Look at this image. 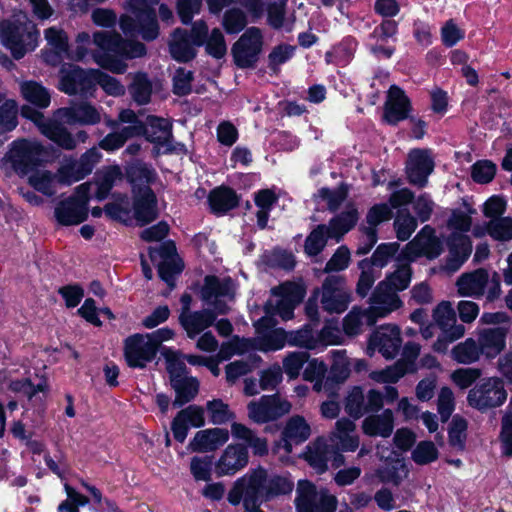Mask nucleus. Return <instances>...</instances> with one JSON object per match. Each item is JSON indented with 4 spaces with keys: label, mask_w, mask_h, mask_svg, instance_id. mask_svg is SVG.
<instances>
[{
    "label": "nucleus",
    "mask_w": 512,
    "mask_h": 512,
    "mask_svg": "<svg viewBox=\"0 0 512 512\" xmlns=\"http://www.w3.org/2000/svg\"><path fill=\"white\" fill-rule=\"evenodd\" d=\"M417 225V219L409 211H400L394 220L397 238L401 241L408 240L416 230Z\"/></svg>",
    "instance_id": "338daca9"
},
{
    "label": "nucleus",
    "mask_w": 512,
    "mask_h": 512,
    "mask_svg": "<svg viewBox=\"0 0 512 512\" xmlns=\"http://www.w3.org/2000/svg\"><path fill=\"white\" fill-rule=\"evenodd\" d=\"M434 159L429 149H412L407 156L405 172L408 182L418 188L428 183V177L434 170Z\"/></svg>",
    "instance_id": "412c9836"
},
{
    "label": "nucleus",
    "mask_w": 512,
    "mask_h": 512,
    "mask_svg": "<svg viewBox=\"0 0 512 512\" xmlns=\"http://www.w3.org/2000/svg\"><path fill=\"white\" fill-rule=\"evenodd\" d=\"M383 110V120L390 125H396L409 117L411 103L400 87L392 85L387 92Z\"/></svg>",
    "instance_id": "b1692460"
},
{
    "label": "nucleus",
    "mask_w": 512,
    "mask_h": 512,
    "mask_svg": "<svg viewBox=\"0 0 512 512\" xmlns=\"http://www.w3.org/2000/svg\"><path fill=\"white\" fill-rule=\"evenodd\" d=\"M433 319L442 331H448L451 340H458L465 334V327L457 323L451 302L442 301L433 310Z\"/></svg>",
    "instance_id": "72a5a7b5"
},
{
    "label": "nucleus",
    "mask_w": 512,
    "mask_h": 512,
    "mask_svg": "<svg viewBox=\"0 0 512 512\" xmlns=\"http://www.w3.org/2000/svg\"><path fill=\"white\" fill-rule=\"evenodd\" d=\"M311 433V426L303 416L294 415L290 417L282 430L285 449L290 452L292 445L304 443L309 439Z\"/></svg>",
    "instance_id": "f704fd0d"
},
{
    "label": "nucleus",
    "mask_w": 512,
    "mask_h": 512,
    "mask_svg": "<svg viewBox=\"0 0 512 512\" xmlns=\"http://www.w3.org/2000/svg\"><path fill=\"white\" fill-rule=\"evenodd\" d=\"M306 290L302 283L284 282L271 289V298L265 304L267 315H278L287 321L293 318L294 309L301 303Z\"/></svg>",
    "instance_id": "0eeeda50"
},
{
    "label": "nucleus",
    "mask_w": 512,
    "mask_h": 512,
    "mask_svg": "<svg viewBox=\"0 0 512 512\" xmlns=\"http://www.w3.org/2000/svg\"><path fill=\"white\" fill-rule=\"evenodd\" d=\"M126 175L129 182L132 184L133 193L136 194L140 188L149 186L155 173L146 164L135 162L127 168Z\"/></svg>",
    "instance_id": "13d9d810"
},
{
    "label": "nucleus",
    "mask_w": 512,
    "mask_h": 512,
    "mask_svg": "<svg viewBox=\"0 0 512 512\" xmlns=\"http://www.w3.org/2000/svg\"><path fill=\"white\" fill-rule=\"evenodd\" d=\"M157 354L148 336L134 334L125 340L124 355L127 364L132 368H144Z\"/></svg>",
    "instance_id": "5701e85b"
},
{
    "label": "nucleus",
    "mask_w": 512,
    "mask_h": 512,
    "mask_svg": "<svg viewBox=\"0 0 512 512\" xmlns=\"http://www.w3.org/2000/svg\"><path fill=\"white\" fill-rule=\"evenodd\" d=\"M482 355L478 343L473 338H467L458 343L451 350L453 360L460 364H471L477 362Z\"/></svg>",
    "instance_id": "4d7b16f0"
},
{
    "label": "nucleus",
    "mask_w": 512,
    "mask_h": 512,
    "mask_svg": "<svg viewBox=\"0 0 512 512\" xmlns=\"http://www.w3.org/2000/svg\"><path fill=\"white\" fill-rule=\"evenodd\" d=\"M101 157V153L94 147L87 150L78 159L73 157L63 158L56 171L60 185L69 186L84 179L92 172Z\"/></svg>",
    "instance_id": "ddd939ff"
},
{
    "label": "nucleus",
    "mask_w": 512,
    "mask_h": 512,
    "mask_svg": "<svg viewBox=\"0 0 512 512\" xmlns=\"http://www.w3.org/2000/svg\"><path fill=\"white\" fill-rule=\"evenodd\" d=\"M268 24L276 29H283L286 32H291L294 27V19H286V10L284 5L277 3L270 4L267 11Z\"/></svg>",
    "instance_id": "e2e57ef3"
},
{
    "label": "nucleus",
    "mask_w": 512,
    "mask_h": 512,
    "mask_svg": "<svg viewBox=\"0 0 512 512\" xmlns=\"http://www.w3.org/2000/svg\"><path fill=\"white\" fill-rule=\"evenodd\" d=\"M332 365L326 382L341 384L350 376L352 361L348 358L346 350L331 351Z\"/></svg>",
    "instance_id": "de8ad7c7"
},
{
    "label": "nucleus",
    "mask_w": 512,
    "mask_h": 512,
    "mask_svg": "<svg viewBox=\"0 0 512 512\" xmlns=\"http://www.w3.org/2000/svg\"><path fill=\"white\" fill-rule=\"evenodd\" d=\"M387 283L379 282L369 299L370 322H377L402 306L397 292L388 287Z\"/></svg>",
    "instance_id": "4be33fe9"
},
{
    "label": "nucleus",
    "mask_w": 512,
    "mask_h": 512,
    "mask_svg": "<svg viewBox=\"0 0 512 512\" xmlns=\"http://www.w3.org/2000/svg\"><path fill=\"white\" fill-rule=\"evenodd\" d=\"M338 500L326 488H317L308 480H300L297 484L295 507L296 512H335Z\"/></svg>",
    "instance_id": "1a4fd4ad"
},
{
    "label": "nucleus",
    "mask_w": 512,
    "mask_h": 512,
    "mask_svg": "<svg viewBox=\"0 0 512 512\" xmlns=\"http://www.w3.org/2000/svg\"><path fill=\"white\" fill-rule=\"evenodd\" d=\"M456 287L460 296L480 298L486 295L488 302L497 300L502 292L499 275L494 272L490 277L489 272L484 268L463 273L458 277Z\"/></svg>",
    "instance_id": "39448f33"
},
{
    "label": "nucleus",
    "mask_w": 512,
    "mask_h": 512,
    "mask_svg": "<svg viewBox=\"0 0 512 512\" xmlns=\"http://www.w3.org/2000/svg\"><path fill=\"white\" fill-rule=\"evenodd\" d=\"M229 440V431L224 428H209L195 433L188 448L192 452H214Z\"/></svg>",
    "instance_id": "cd10ccee"
},
{
    "label": "nucleus",
    "mask_w": 512,
    "mask_h": 512,
    "mask_svg": "<svg viewBox=\"0 0 512 512\" xmlns=\"http://www.w3.org/2000/svg\"><path fill=\"white\" fill-rule=\"evenodd\" d=\"M291 409V403L278 395L262 396L247 405L249 419L257 424L275 421L288 414Z\"/></svg>",
    "instance_id": "f3484780"
},
{
    "label": "nucleus",
    "mask_w": 512,
    "mask_h": 512,
    "mask_svg": "<svg viewBox=\"0 0 512 512\" xmlns=\"http://www.w3.org/2000/svg\"><path fill=\"white\" fill-rule=\"evenodd\" d=\"M133 100L139 105L147 104L152 94V84L145 73H137L129 87Z\"/></svg>",
    "instance_id": "052dcab7"
},
{
    "label": "nucleus",
    "mask_w": 512,
    "mask_h": 512,
    "mask_svg": "<svg viewBox=\"0 0 512 512\" xmlns=\"http://www.w3.org/2000/svg\"><path fill=\"white\" fill-rule=\"evenodd\" d=\"M382 407L383 397L380 391L371 389L365 394L359 386L352 387L344 400L346 413L354 419H359L369 412H377Z\"/></svg>",
    "instance_id": "a211bd4d"
},
{
    "label": "nucleus",
    "mask_w": 512,
    "mask_h": 512,
    "mask_svg": "<svg viewBox=\"0 0 512 512\" xmlns=\"http://www.w3.org/2000/svg\"><path fill=\"white\" fill-rule=\"evenodd\" d=\"M159 0H128L127 9L131 15H122L120 28L127 35L140 34L144 40L150 41L159 34L156 13L153 8Z\"/></svg>",
    "instance_id": "20e7f679"
},
{
    "label": "nucleus",
    "mask_w": 512,
    "mask_h": 512,
    "mask_svg": "<svg viewBox=\"0 0 512 512\" xmlns=\"http://www.w3.org/2000/svg\"><path fill=\"white\" fill-rule=\"evenodd\" d=\"M394 429V416L390 409L366 417L362 422L363 433L371 437H389Z\"/></svg>",
    "instance_id": "4c0bfd02"
},
{
    "label": "nucleus",
    "mask_w": 512,
    "mask_h": 512,
    "mask_svg": "<svg viewBox=\"0 0 512 512\" xmlns=\"http://www.w3.org/2000/svg\"><path fill=\"white\" fill-rule=\"evenodd\" d=\"M44 37L47 44L54 51L53 59L46 56L45 60L51 64H56L62 54L68 53L69 38L67 33L59 27H49L44 31Z\"/></svg>",
    "instance_id": "603ef678"
},
{
    "label": "nucleus",
    "mask_w": 512,
    "mask_h": 512,
    "mask_svg": "<svg viewBox=\"0 0 512 512\" xmlns=\"http://www.w3.org/2000/svg\"><path fill=\"white\" fill-rule=\"evenodd\" d=\"M248 460V450L244 445L229 444L216 461L215 472L219 477L234 475L247 466Z\"/></svg>",
    "instance_id": "393cba45"
},
{
    "label": "nucleus",
    "mask_w": 512,
    "mask_h": 512,
    "mask_svg": "<svg viewBox=\"0 0 512 512\" xmlns=\"http://www.w3.org/2000/svg\"><path fill=\"white\" fill-rule=\"evenodd\" d=\"M171 387L175 391L173 406L181 407L193 400L199 391V381L189 375L185 363L175 355L166 358Z\"/></svg>",
    "instance_id": "9d476101"
},
{
    "label": "nucleus",
    "mask_w": 512,
    "mask_h": 512,
    "mask_svg": "<svg viewBox=\"0 0 512 512\" xmlns=\"http://www.w3.org/2000/svg\"><path fill=\"white\" fill-rule=\"evenodd\" d=\"M507 328L494 327L479 330L477 343L482 355L494 358L500 354L506 346Z\"/></svg>",
    "instance_id": "c756f323"
},
{
    "label": "nucleus",
    "mask_w": 512,
    "mask_h": 512,
    "mask_svg": "<svg viewBox=\"0 0 512 512\" xmlns=\"http://www.w3.org/2000/svg\"><path fill=\"white\" fill-rule=\"evenodd\" d=\"M265 469L259 467L238 478L228 492L227 500L237 506L241 502L244 510L260 507L263 501V481Z\"/></svg>",
    "instance_id": "423d86ee"
},
{
    "label": "nucleus",
    "mask_w": 512,
    "mask_h": 512,
    "mask_svg": "<svg viewBox=\"0 0 512 512\" xmlns=\"http://www.w3.org/2000/svg\"><path fill=\"white\" fill-rule=\"evenodd\" d=\"M288 341V334L282 328H276L263 333L255 340V349L271 352L283 349Z\"/></svg>",
    "instance_id": "6e6d98bb"
},
{
    "label": "nucleus",
    "mask_w": 512,
    "mask_h": 512,
    "mask_svg": "<svg viewBox=\"0 0 512 512\" xmlns=\"http://www.w3.org/2000/svg\"><path fill=\"white\" fill-rule=\"evenodd\" d=\"M488 234L495 240L512 239V219L509 217L491 219L487 225Z\"/></svg>",
    "instance_id": "774afa93"
},
{
    "label": "nucleus",
    "mask_w": 512,
    "mask_h": 512,
    "mask_svg": "<svg viewBox=\"0 0 512 512\" xmlns=\"http://www.w3.org/2000/svg\"><path fill=\"white\" fill-rule=\"evenodd\" d=\"M370 345L387 359L394 358L401 346L400 330L395 325L380 327L371 337Z\"/></svg>",
    "instance_id": "c85d7f7f"
},
{
    "label": "nucleus",
    "mask_w": 512,
    "mask_h": 512,
    "mask_svg": "<svg viewBox=\"0 0 512 512\" xmlns=\"http://www.w3.org/2000/svg\"><path fill=\"white\" fill-rule=\"evenodd\" d=\"M331 453L332 446L325 439L318 438L307 446L305 459L318 473H323L328 468Z\"/></svg>",
    "instance_id": "79ce46f5"
},
{
    "label": "nucleus",
    "mask_w": 512,
    "mask_h": 512,
    "mask_svg": "<svg viewBox=\"0 0 512 512\" xmlns=\"http://www.w3.org/2000/svg\"><path fill=\"white\" fill-rule=\"evenodd\" d=\"M134 216L140 225L154 221L158 216L156 196L149 186L134 194Z\"/></svg>",
    "instance_id": "2f4dec72"
},
{
    "label": "nucleus",
    "mask_w": 512,
    "mask_h": 512,
    "mask_svg": "<svg viewBox=\"0 0 512 512\" xmlns=\"http://www.w3.org/2000/svg\"><path fill=\"white\" fill-rule=\"evenodd\" d=\"M358 221V211L353 203H348L345 211L333 217L326 225L329 231V237L337 242L350 231Z\"/></svg>",
    "instance_id": "58836bf2"
},
{
    "label": "nucleus",
    "mask_w": 512,
    "mask_h": 512,
    "mask_svg": "<svg viewBox=\"0 0 512 512\" xmlns=\"http://www.w3.org/2000/svg\"><path fill=\"white\" fill-rule=\"evenodd\" d=\"M235 293L236 286L230 277L219 278L214 275H207L200 289L201 299L212 306L218 314H226L229 311L225 300H234Z\"/></svg>",
    "instance_id": "9b49d317"
},
{
    "label": "nucleus",
    "mask_w": 512,
    "mask_h": 512,
    "mask_svg": "<svg viewBox=\"0 0 512 512\" xmlns=\"http://www.w3.org/2000/svg\"><path fill=\"white\" fill-rule=\"evenodd\" d=\"M133 132L135 127H123L119 131L109 133L99 142V147L105 151H115L133 137Z\"/></svg>",
    "instance_id": "0e129e2a"
},
{
    "label": "nucleus",
    "mask_w": 512,
    "mask_h": 512,
    "mask_svg": "<svg viewBox=\"0 0 512 512\" xmlns=\"http://www.w3.org/2000/svg\"><path fill=\"white\" fill-rule=\"evenodd\" d=\"M355 423L348 418L336 421L334 430L330 433L331 443L341 451H355L359 447V437L354 434Z\"/></svg>",
    "instance_id": "473e14b6"
},
{
    "label": "nucleus",
    "mask_w": 512,
    "mask_h": 512,
    "mask_svg": "<svg viewBox=\"0 0 512 512\" xmlns=\"http://www.w3.org/2000/svg\"><path fill=\"white\" fill-rule=\"evenodd\" d=\"M52 161L50 149L39 140L18 138L9 144L0 159V168L5 171L11 169L20 176H26L35 168Z\"/></svg>",
    "instance_id": "f03ea898"
},
{
    "label": "nucleus",
    "mask_w": 512,
    "mask_h": 512,
    "mask_svg": "<svg viewBox=\"0 0 512 512\" xmlns=\"http://www.w3.org/2000/svg\"><path fill=\"white\" fill-rule=\"evenodd\" d=\"M349 187L345 183H341L336 189L321 188L318 190L317 196L327 202V208L331 212L337 211L342 203L347 199Z\"/></svg>",
    "instance_id": "680f3d73"
},
{
    "label": "nucleus",
    "mask_w": 512,
    "mask_h": 512,
    "mask_svg": "<svg viewBox=\"0 0 512 512\" xmlns=\"http://www.w3.org/2000/svg\"><path fill=\"white\" fill-rule=\"evenodd\" d=\"M39 31L25 13L15 14L12 19L0 22V41L11 51L15 59H21L38 46Z\"/></svg>",
    "instance_id": "7ed1b4c3"
},
{
    "label": "nucleus",
    "mask_w": 512,
    "mask_h": 512,
    "mask_svg": "<svg viewBox=\"0 0 512 512\" xmlns=\"http://www.w3.org/2000/svg\"><path fill=\"white\" fill-rule=\"evenodd\" d=\"M231 435L234 439L245 443V447L252 449L253 454L263 456L268 453V443L265 438L259 437L252 429L238 422L231 424Z\"/></svg>",
    "instance_id": "a19ab883"
},
{
    "label": "nucleus",
    "mask_w": 512,
    "mask_h": 512,
    "mask_svg": "<svg viewBox=\"0 0 512 512\" xmlns=\"http://www.w3.org/2000/svg\"><path fill=\"white\" fill-rule=\"evenodd\" d=\"M263 47V35L259 28H248L233 44L232 55L240 68H249L257 62Z\"/></svg>",
    "instance_id": "dca6fc26"
},
{
    "label": "nucleus",
    "mask_w": 512,
    "mask_h": 512,
    "mask_svg": "<svg viewBox=\"0 0 512 512\" xmlns=\"http://www.w3.org/2000/svg\"><path fill=\"white\" fill-rule=\"evenodd\" d=\"M376 475L382 483L398 486L408 477L409 469L403 460L396 459L379 468Z\"/></svg>",
    "instance_id": "5fc2aeb1"
},
{
    "label": "nucleus",
    "mask_w": 512,
    "mask_h": 512,
    "mask_svg": "<svg viewBox=\"0 0 512 512\" xmlns=\"http://www.w3.org/2000/svg\"><path fill=\"white\" fill-rule=\"evenodd\" d=\"M149 256L157 264L159 277L170 287L174 286L175 276L181 273L183 264L176 255V246L173 242L162 243L159 247L149 248Z\"/></svg>",
    "instance_id": "6ab92c4d"
},
{
    "label": "nucleus",
    "mask_w": 512,
    "mask_h": 512,
    "mask_svg": "<svg viewBox=\"0 0 512 512\" xmlns=\"http://www.w3.org/2000/svg\"><path fill=\"white\" fill-rule=\"evenodd\" d=\"M22 116L31 120L38 128L40 133L65 150H73L76 148V142L73 135L63 125L52 119H47L43 113L24 106L22 108Z\"/></svg>",
    "instance_id": "4468645a"
},
{
    "label": "nucleus",
    "mask_w": 512,
    "mask_h": 512,
    "mask_svg": "<svg viewBox=\"0 0 512 512\" xmlns=\"http://www.w3.org/2000/svg\"><path fill=\"white\" fill-rule=\"evenodd\" d=\"M123 173L119 166H108L100 170L95 177V184L97 186L95 197L98 200L107 198L111 189L117 181L122 180Z\"/></svg>",
    "instance_id": "49530a36"
},
{
    "label": "nucleus",
    "mask_w": 512,
    "mask_h": 512,
    "mask_svg": "<svg viewBox=\"0 0 512 512\" xmlns=\"http://www.w3.org/2000/svg\"><path fill=\"white\" fill-rule=\"evenodd\" d=\"M443 251V243L430 225H425L418 234L406 245L404 255L410 261L425 256L435 259Z\"/></svg>",
    "instance_id": "aec40b11"
},
{
    "label": "nucleus",
    "mask_w": 512,
    "mask_h": 512,
    "mask_svg": "<svg viewBox=\"0 0 512 512\" xmlns=\"http://www.w3.org/2000/svg\"><path fill=\"white\" fill-rule=\"evenodd\" d=\"M171 123L164 118L156 116L148 117V127L144 126V132L148 141L157 144H167L172 137Z\"/></svg>",
    "instance_id": "09e8293b"
},
{
    "label": "nucleus",
    "mask_w": 512,
    "mask_h": 512,
    "mask_svg": "<svg viewBox=\"0 0 512 512\" xmlns=\"http://www.w3.org/2000/svg\"><path fill=\"white\" fill-rule=\"evenodd\" d=\"M55 217L62 225H77L86 220L87 206L84 201L69 198L58 204L55 208Z\"/></svg>",
    "instance_id": "e433bc0d"
},
{
    "label": "nucleus",
    "mask_w": 512,
    "mask_h": 512,
    "mask_svg": "<svg viewBox=\"0 0 512 512\" xmlns=\"http://www.w3.org/2000/svg\"><path fill=\"white\" fill-rule=\"evenodd\" d=\"M93 43L99 48V50L92 53L95 63L117 74L124 73L127 65L111 54L132 59L141 57L146 53L144 44L138 41L124 40L118 33L95 32L93 34Z\"/></svg>",
    "instance_id": "f257e3e1"
},
{
    "label": "nucleus",
    "mask_w": 512,
    "mask_h": 512,
    "mask_svg": "<svg viewBox=\"0 0 512 512\" xmlns=\"http://www.w3.org/2000/svg\"><path fill=\"white\" fill-rule=\"evenodd\" d=\"M261 357L257 354H250L246 359L236 360L226 365L225 374L227 382L233 384L240 377L247 375L261 364Z\"/></svg>",
    "instance_id": "864d4df0"
},
{
    "label": "nucleus",
    "mask_w": 512,
    "mask_h": 512,
    "mask_svg": "<svg viewBox=\"0 0 512 512\" xmlns=\"http://www.w3.org/2000/svg\"><path fill=\"white\" fill-rule=\"evenodd\" d=\"M194 46L186 30L176 29L172 35L169 50L175 60L188 62L196 56Z\"/></svg>",
    "instance_id": "37998d69"
},
{
    "label": "nucleus",
    "mask_w": 512,
    "mask_h": 512,
    "mask_svg": "<svg viewBox=\"0 0 512 512\" xmlns=\"http://www.w3.org/2000/svg\"><path fill=\"white\" fill-rule=\"evenodd\" d=\"M314 294L319 296L322 309L329 314L345 312L352 301L346 278L339 274L327 276Z\"/></svg>",
    "instance_id": "6e6552de"
},
{
    "label": "nucleus",
    "mask_w": 512,
    "mask_h": 512,
    "mask_svg": "<svg viewBox=\"0 0 512 512\" xmlns=\"http://www.w3.org/2000/svg\"><path fill=\"white\" fill-rule=\"evenodd\" d=\"M28 176V184L36 191L45 196L52 197L57 193V187L60 181L57 172L48 169L35 168L30 171Z\"/></svg>",
    "instance_id": "ea45409f"
},
{
    "label": "nucleus",
    "mask_w": 512,
    "mask_h": 512,
    "mask_svg": "<svg viewBox=\"0 0 512 512\" xmlns=\"http://www.w3.org/2000/svg\"><path fill=\"white\" fill-rule=\"evenodd\" d=\"M309 354L303 351L289 352L283 359V371L289 379H296L308 361Z\"/></svg>",
    "instance_id": "69168bd1"
},
{
    "label": "nucleus",
    "mask_w": 512,
    "mask_h": 512,
    "mask_svg": "<svg viewBox=\"0 0 512 512\" xmlns=\"http://www.w3.org/2000/svg\"><path fill=\"white\" fill-rule=\"evenodd\" d=\"M97 69H83L68 65L61 69L60 90L68 95L92 96L95 91Z\"/></svg>",
    "instance_id": "2eb2a0df"
},
{
    "label": "nucleus",
    "mask_w": 512,
    "mask_h": 512,
    "mask_svg": "<svg viewBox=\"0 0 512 512\" xmlns=\"http://www.w3.org/2000/svg\"><path fill=\"white\" fill-rule=\"evenodd\" d=\"M263 501L268 502L280 496L288 495L292 492L293 482L281 475H268L265 470V480L263 481Z\"/></svg>",
    "instance_id": "c03bdc74"
},
{
    "label": "nucleus",
    "mask_w": 512,
    "mask_h": 512,
    "mask_svg": "<svg viewBox=\"0 0 512 512\" xmlns=\"http://www.w3.org/2000/svg\"><path fill=\"white\" fill-rule=\"evenodd\" d=\"M56 115L65 119L69 124L95 125L101 121L100 112L88 102L60 108L56 111Z\"/></svg>",
    "instance_id": "7c9ffc66"
},
{
    "label": "nucleus",
    "mask_w": 512,
    "mask_h": 512,
    "mask_svg": "<svg viewBox=\"0 0 512 512\" xmlns=\"http://www.w3.org/2000/svg\"><path fill=\"white\" fill-rule=\"evenodd\" d=\"M329 231L326 225L320 224L306 237L304 250L309 256H316L323 251L327 244Z\"/></svg>",
    "instance_id": "bf43d9fd"
},
{
    "label": "nucleus",
    "mask_w": 512,
    "mask_h": 512,
    "mask_svg": "<svg viewBox=\"0 0 512 512\" xmlns=\"http://www.w3.org/2000/svg\"><path fill=\"white\" fill-rule=\"evenodd\" d=\"M205 424L204 409L197 405H190L180 410L171 423L173 437L183 443L187 437L189 427H202Z\"/></svg>",
    "instance_id": "bb28decb"
},
{
    "label": "nucleus",
    "mask_w": 512,
    "mask_h": 512,
    "mask_svg": "<svg viewBox=\"0 0 512 512\" xmlns=\"http://www.w3.org/2000/svg\"><path fill=\"white\" fill-rule=\"evenodd\" d=\"M507 399L503 381L498 377L482 379L468 393L467 401L478 410L501 406Z\"/></svg>",
    "instance_id": "f8f14e48"
},
{
    "label": "nucleus",
    "mask_w": 512,
    "mask_h": 512,
    "mask_svg": "<svg viewBox=\"0 0 512 512\" xmlns=\"http://www.w3.org/2000/svg\"><path fill=\"white\" fill-rule=\"evenodd\" d=\"M447 244L449 253L443 270L447 273H454L469 258L472 252V242L467 235L454 232L449 236Z\"/></svg>",
    "instance_id": "a878e982"
},
{
    "label": "nucleus",
    "mask_w": 512,
    "mask_h": 512,
    "mask_svg": "<svg viewBox=\"0 0 512 512\" xmlns=\"http://www.w3.org/2000/svg\"><path fill=\"white\" fill-rule=\"evenodd\" d=\"M20 92L27 102L38 108L45 109L50 105L51 95L49 90L37 81L21 82Z\"/></svg>",
    "instance_id": "a18cd8bd"
},
{
    "label": "nucleus",
    "mask_w": 512,
    "mask_h": 512,
    "mask_svg": "<svg viewBox=\"0 0 512 512\" xmlns=\"http://www.w3.org/2000/svg\"><path fill=\"white\" fill-rule=\"evenodd\" d=\"M368 308L363 309L354 306L343 318V330L349 336H355L363 331L364 326H373L376 322H370Z\"/></svg>",
    "instance_id": "3c124183"
},
{
    "label": "nucleus",
    "mask_w": 512,
    "mask_h": 512,
    "mask_svg": "<svg viewBox=\"0 0 512 512\" xmlns=\"http://www.w3.org/2000/svg\"><path fill=\"white\" fill-rule=\"evenodd\" d=\"M218 313L214 309L191 311L179 316V322L189 338H195L205 329L213 325Z\"/></svg>",
    "instance_id": "c9c22d12"
},
{
    "label": "nucleus",
    "mask_w": 512,
    "mask_h": 512,
    "mask_svg": "<svg viewBox=\"0 0 512 512\" xmlns=\"http://www.w3.org/2000/svg\"><path fill=\"white\" fill-rule=\"evenodd\" d=\"M208 201L211 210L217 214L226 213L238 205L236 193L227 187L212 190L208 196Z\"/></svg>",
    "instance_id": "8fccbe9b"
}]
</instances>
